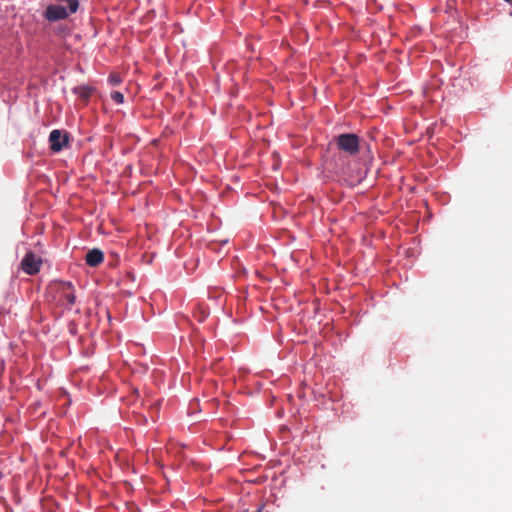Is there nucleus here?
I'll use <instances>...</instances> for the list:
<instances>
[{
    "mask_svg": "<svg viewBox=\"0 0 512 512\" xmlns=\"http://www.w3.org/2000/svg\"><path fill=\"white\" fill-rule=\"evenodd\" d=\"M109 81L112 85H118L121 82V79L117 75H111Z\"/></svg>",
    "mask_w": 512,
    "mask_h": 512,
    "instance_id": "nucleus-8",
    "label": "nucleus"
},
{
    "mask_svg": "<svg viewBox=\"0 0 512 512\" xmlns=\"http://www.w3.org/2000/svg\"><path fill=\"white\" fill-rule=\"evenodd\" d=\"M111 98H112L115 102H117V103H119V104H121V103H123V102H124V96H123V94H122L121 92H118V91H114V92H112V93H111Z\"/></svg>",
    "mask_w": 512,
    "mask_h": 512,
    "instance_id": "nucleus-6",
    "label": "nucleus"
},
{
    "mask_svg": "<svg viewBox=\"0 0 512 512\" xmlns=\"http://www.w3.org/2000/svg\"><path fill=\"white\" fill-rule=\"evenodd\" d=\"M41 259L32 253H27L22 260V269L28 274H35L39 271L41 266Z\"/></svg>",
    "mask_w": 512,
    "mask_h": 512,
    "instance_id": "nucleus-3",
    "label": "nucleus"
},
{
    "mask_svg": "<svg viewBox=\"0 0 512 512\" xmlns=\"http://www.w3.org/2000/svg\"><path fill=\"white\" fill-rule=\"evenodd\" d=\"M49 141L51 144V148L53 151L58 152L60 151L65 144L67 143V135L63 134L59 130H53L50 133Z\"/></svg>",
    "mask_w": 512,
    "mask_h": 512,
    "instance_id": "nucleus-4",
    "label": "nucleus"
},
{
    "mask_svg": "<svg viewBox=\"0 0 512 512\" xmlns=\"http://www.w3.org/2000/svg\"><path fill=\"white\" fill-rule=\"evenodd\" d=\"M103 260V253L98 249L89 251L86 255V262L90 266H97Z\"/></svg>",
    "mask_w": 512,
    "mask_h": 512,
    "instance_id": "nucleus-5",
    "label": "nucleus"
},
{
    "mask_svg": "<svg viewBox=\"0 0 512 512\" xmlns=\"http://www.w3.org/2000/svg\"><path fill=\"white\" fill-rule=\"evenodd\" d=\"M67 7L63 5H51L46 10V16L49 20L55 21L66 18L70 13L78 9L77 0H65Z\"/></svg>",
    "mask_w": 512,
    "mask_h": 512,
    "instance_id": "nucleus-1",
    "label": "nucleus"
},
{
    "mask_svg": "<svg viewBox=\"0 0 512 512\" xmlns=\"http://www.w3.org/2000/svg\"><path fill=\"white\" fill-rule=\"evenodd\" d=\"M76 93H78L80 96L86 98L90 95L91 89L89 87H80L76 89Z\"/></svg>",
    "mask_w": 512,
    "mask_h": 512,
    "instance_id": "nucleus-7",
    "label": "nucleus"
},
{
    "mask_svg": "<svg viewBox=\"0 0 512 512\" xmlns=\"http://www.w3.org/2000/svg\"><path fill=\"white\" fill-rule=\"evenodd\" d=\"M338 145L343 151L353 154L359 148V140L354 134H343L338 137Z\"/></svg>",
    "mask_w": 512,
    "mask_h": 512,
    "instance_id": "nucleus-2",
    "label": "nucleus"
},
{
    "mask_svg": "<svg viewBox=\"0 0 512 512\" xmlns=\"http://www.w3.org/2000/svg\"><path fill=\"white\" fill-rule=\"evenodd\" d=\"M67 300L70 304H73L75 302V296L74 295H68Z\"/></svg>",
    "mask_w": 512,
    "mask_h": 512,
    "instance_id": "nucleus-9",
    "label": "nucleus"
}]
</instances>
